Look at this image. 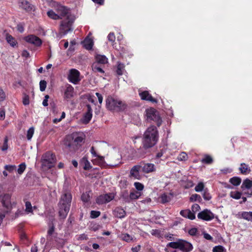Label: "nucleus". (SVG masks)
<instances>
[{
    "instance_id": "nucleus-31",
    "label": "nucleus",
    "mask_w": 252,
    "mask_h": 252,
    "mask_svg": "<svg viewBox=\"0 0 252 252\" xmlns=\"http://www.w3.org/2000/svg\"><path fill=\"white\" fill-rule=\"evenodd\" d=\"M20 6L23 9L28 11H30L32 9V7L31 6V4L27 0H23L21 1L20 4Z\"/></svg>"
},
{
    "instance_id": "nucleus-13",
    "label": "nucleus",
    "mask_w": 252,
    "mask_h": 252,
    "mask_svg": "<svg viewBox=\"0 0 252 252\" xmlns=\"http://www.w3.org/2000/svg\"><path fill=\"white\" fill-rule=\"evenodd\" d=\"M56 10L57 14L59 15V17H60V19H62L63 17L67 18L68 15H72L66 7L62 5L57 6Z\"/></svg>"
},
{
    "instance_id": "nucleus-60",
    "label": "nucleus",
    "mask_w": 252,
    "mask_h": 252,
    "mask_svg": "<svg viewBox=\"0 0 252 252\" xmlns=\"http://www.w3.org/2000/svg\"><path fill=\"white\" fill-rule=\"evenodd\" d=\"M203 197L204 199L206 200H209L211 198V196L210 195V194L206 191H205L203 193Z\"/></svg>"
},
{
    "instance_id": "nucleus-40",
    "label": "nucleus",
    "mask_w": 252,
    "mask_h": 252,
    "mask_svg": "<svg viewBox=\"0 0 252 252\" xmlns=\"http://www.w3.org/2000/svg\"><path fill=\"white\" fill-rule=\"evenodd\" d=\"M180 239L176 242H170L167 244V247H170L173 249H178L179 248Z\"/></svg>"
},
{
    "instance_id": "nucleus-61",
    "label": "nucleus",
    "mask_w": 252,
    "mask_h": 252,
    "mask_svg": "<svg viewBox=\"0 0 252 252\" xmlns=\"http://www.w3.org/2000/svg\"><path fill=\"white\" fill-rule=\"evenodd\" d=\"M49 98V96L48 95H46L44 97V99L42 102V104L44 106H47L48 105V99Z\"/></svg>"
},
{
    "instance_id": "nucleus-35",
    "label": "nucleus",
    "mask_w": 252,
    "mask_h": 252,
    "mask_svg": "<svg viewBox=\"0 0 252 252\" xmlns=\"http://www.w3.org/2000/svg\"><path fill=\"white\" fill-rule=\"evenodd\" d=\"M47 15L49 17L54 20L60 19V17L57 14L52 10H50L47 12Z\"/></svg>"
},
{
    "instance_id": "nucleus-54",
    "label": "nucleus",
    "mask_w": 252,
    "mask_h": 252,
    "mask_svg": "<svg viewBox=\"0 0 252 252\" xmlns=\"http://www.w3.org/2000/svg\"><path fill=\"white\" fill-rule=\"evenodd\" d=\"M134 186L138 191H141L144 189L143 185L139 182H135L134 183Z\"/></svg>"
},
{
    "instance_id": "nucleus-27",
    "label": "nucleus",
    "mask_w": 252,
    "mask_h": 252,
    "mask_svg": "<svg viewBox=\"0 0 252 252\" xmlns=\"http://www.w3.org/2000/svg\"><path fill=\"white\" fill-rule=\"evenodd\" d=\"M5 39L7 42L13 47H15L17 44L16 40L8 33L6 34Z\"/></svg>"
},
{
    "instance_id": "nucleus-47",
    "label": "nucleus",
    "mask_w": 252,
    "mask_h": 252,
    "mask_svg": "<svg viewBox=\"0 0 252 252\" xmlns=\"http://www.w3.org/2000/svg\"><path fill=\"white\" fill-rule=\"evenodd\" d=\"M47 86V82L45 80H41L39 83L40 90L43 92L45 90Z\"/></svg>"
},
{
    "instance_id": "nucleus-26",
    "label": "nucleus",
    "mask_w": 252,
    "mask_h": 252,
    "mask_svg": "<svg viewBox=\"0 0 252 252\" xmlns=\"http://www.w3.org/2000/svg\"><path fill=\"white\" fill-rule=\"evenodd\" d=\"M114 215L118 218H123L125 217L126 211L121 207H117L114 211Z\"/></svg>"
},
{
    "instance_id": "nucleus-16",
    "label": "nucleus",
    "mask_w": 252,
    "mask_h": 252,
    "mask_svg": "<svg viewBox=\"0 0 252 252\" xmlns=\"http://www.w3.org/2000/svg\"><path fill=\"white\" fill-rule=\"evenodd\" d=\"M193 247L192 245L186 241L180 239L179 248L183 252H189L192 250Z\"/></svg>"
},
{
    "instance_id": "nucleus-32",
    "label": "nucleus",
    "mask_w": 252,
    "mask_h": 252,
    "mask_svg": "<svg viewBox=\"0 0 252 252\" xmlns=\"http://www.w3.org/2000/svg\"><path fill=\"white\" fill-rule=\"evenodd\" d=\"M241 188H246L247 189H250L252 188V180H251L249 179H245L243 182Z\"/></svg>"
},
{
    "instance_id": "nucleus-17",
    "label": "nucleus",
    "mask_w": 252,
    "mask_h": 252,
    "mask_svg": "<svg viewBox=\"0 0 252 252\" xmlns=\"http://www.w3.org/2000/svg\"><path fill=\"white\" fill-rule=\"evenodd\" d=\"M142 171L145 173H149L156 171L155 165L153 163H147L143 164V165H141Z\"/></svg>"
},
{
    "instance_id": "nucleus-59",
    "label": "nucleus",
    "mask_w": 252,
    "mask_h": 252,
    "mask_svg": "<svg viewBox=\"0 0 252 252\" xmlns=\"http://www.w3.org/2000/svg\"><path fill=\"white\" fill-rule=\"evenodd\" d=\"M5 98V94L3 91L0 89V102L3 101Z\"/></svg>"
},
{
    "instance_id": "nucleus-20",
    "label": "nucleus",
    "mask_w": 252,
    "mask_h": 252,
    "mask_svg": "<svg viewBox=\"0 0 252 252\" xmlns=\"http://www.w3.org/2000/svg\"><path fill=\"white\" fill-rule=\"evenodd\" d=\"M108 161H111L112 163L110 164L111 166H115L118 164L120 160V156L118 154H111L107 155Z\"/></svg>"
},
{
    "instance_id": "nucleus-24",
    "label": "nucleus",
    "mask_w": 252,
    "mask_h": 252,
    "mask_svg": "<svg viewBox=\"0 0 252 252\" xmlns=\"http://www.w3.org/2000/svg\"><path fill=\"white\" fill-rule=\"evenodd\" d=\"M95 61L94 63H98L100 65H103L108 63V59L104 55H96Z\"/></svg>"
},
{
    "instance_id": "nucleus-48",
    "label": "nucleus",
    "mask_w": 252,
    "mask_h": 252,
    "mask_svg": "<svg viewBox=\"0 0 252 252\" xmlns=\"http://www.w3.org/2000/svg\"><path fill=\"white\" fill-rule=\"evenodd\" d=\"M124 67V64L122 63H119L117 66V73L119 75H121L123 74V70L122 69Z\"/></svg>"
},
{
    "instance_id": "nucleus-62",
    "label": "nucleus",
    "mask_w": 252,
    "mask_h": 252,
    "mask_svg": "<svg viewBox=\"0 0 252 252\" xmlns=\"http://www.w3.org/2000/svg\"><path fill=\"white\" fill-rule=\"evenodd\" d=\"M5 118V111L3 108L0 109V120H3Z\"/></svg>"
},
{
    "instance_id": "nucleus-19",
    "label": "nucleus",
    "mask_w": 252,
    "mask_h": 252,
    "mask_svg": "<svg viewBox=\"0 0 252 252\" xmlns=\"http://www.w3.org/2000/svg\"><path fill=\"white\" fill-rule=\"evenodd\" d=\"M141 165H136L134 166L130 170V176L135 179H139L140 175L139 174V170L141 169Z\"/></svg>"
},
{
    "instance_id": "nucleus-43",
    "label": "nucleus",
    "mask_w": 252,
    "mask_h": 252,
    "mask_svg": "<svg viewBox=\"0 0 252 252\" xmlns=\"http://www.w3.org/2000/svg\"><path fill=\"white\" fill-rule=\"evenodd\" d=\"M82 160L84 163V169L85 170L90 169L92 168V166L91 165L90 162L88 160L87 158L84 157L83 158Z\"/></svg>"
},
{
    "instance_id": "nucleus-58",
    "label": "nucleus",
    "mask_w": 252,
    "mask_h": 252,
    "mask_svg": "<svg viewBox=\"0 0 252 252\" xmlns=\"http://www.w3.org/2000/svg\"><path fill=\"white\" fill-rule=\"evenodd\" d=\"M7 142H8V139H7V137H6L4 138L3 145V146L1 148V150L2 151H6L8 149Z\"/></svg>"
},
{
    "instance_id": "nucleus-2",
    "label": "nucleus",
    "mask_w": 252,
    "mask_h": 252,
    "mask_svg": "<svg viewBox=\"0 0 252 252\" xmlns=\"http://www.w3.org/2000/svg\"><path fill=\"white\" fill-rule=\"evenodd\" d=\"M84 138L77 133L67 135L64 141L65 148L68 151L73 152L81 146Z\"/></svg>"
},
{
    "instance_id": "nucleus-28",
    "label": "nucleus",
    "mask_w": 252,
    "mask_h": 252,
    "mask_svg": "<svg viewBox=\"0 0 252 252\" xmlns=\"http://www.w3.org/2000/svg\"><path fill=\"white\" fill-rule=\"evenodd\" d=\"M84 48L87 50H91L92 49L93 46V41L89 38H86L83 42Z\"/></svg>"
},
{
    "instance_id": "nucleus-42",
    "label": "nucleus",
    "mask_w": 252,
    "mask_h": 252,
    "mask_svg": "<svg viewBox=\"0 0 252 252\" xmlns=\"http://www.w3.org/2000/svg\"><path fill=\"white\" fill-rule=\"evenodd\" d=\"M242 193L239 191H231L230 193V196L231 197L238 199L241 198Z\"/></svg>"
},
{
    "instance_id": "nucleus-52",
    "label": "nucleus",
    "mask_w": 252,
    "mask_h": 252,
    "mask_svg": "<svg viewBox=\"0 0 252 252\" xmlns=\"http://www.w3.org/2000/svg\"><path fill=\"white\" fill-rule=\"evenodd\" d=\"M16 168L15 165H6L4 166V169L9 172H12L13 170H15Z\"/></svg>"
},
{
    "instance_id": "nucleus-30",
    "label": "nucleus",
    "mask_w": 252,
    "mask_h": 252,
    "mask_svg": "<svg viewBox=\"0 0 252 252\" xmlns=\"http://www.w3.org/2000/svg\"><path fill=\"white\" fill-rule=\"evenodd\" d=\"M92 68L93 71L96 73V72H99L100 73H104V71L103 70L101 65L98 64V63H93L92 65Z\"/></svg>"
},
{
    "instance_id": "nucleus-12",
    "label": "nucleus",
    "mask_w": 252,
    "mask_h": 252,
    "mask_svg": "<svg viewBox=\"0 0 252 252\" xmlns=\"http://www.w3.org/2000/svg\"><path fill=\"white\" fill-rule=\"evenodd\" d=\"M24 39L27 42L33 44L36 46H39L42 44L41 40L38 37L33 34H31L26 36Z\"/></svg>"
},
{
    "instance_id": "nucleus-55",
    "label": "nucleus",
    "mask_w": 252,
    "mask_h": 252,
    "mask_svg": "<svg viewBox=\"0 0 252 252\" xmlns=\"http://www.w3.org/2000/svg\"><path fill=\"white\" fill-rule=\"evenodd\" d=\"M223 247L220 245L215 247L213 249V252H223Z\"/></svg>"
},
{
    "instance_id": "nucleus-10",
    "label": "nucleus",
    "mask_w": 252,
    "mask_h": 252,
    "mask_svg": "<svg viewBox=\"0 0 252 252\" xmlns=\"http://www.w3.org/2000/svg\"><path fill=\"white\" fill-rule=\"evenodd\" d=\"M71 200L72 195L71 193L69 191H65L61 196L59 204L65 206L68 205L69 207H70Z\"/></svg>"
},
{
    "instance_id": "nucleus-22",
    "label": "nucleus",
    "mask_w": 252,
    "mask_h": 252,
    "mask_svg": "<svg viewBox=\"0 0 252 252\" xmlns=\"http://www.w3.org/2000/svg\"><path fill=\"white\" fill-rule=\"evenodd\" d=\"M74 88L70 85L66 86V89L64 93V97L65 99H69L73 95Z\"/></svg>"
},
{
    "instance_id": "nucleus-39",
    "label": "nucleus",
    "mask_w": 252,
    "mask_h": 252,
    "mask_svg": "<svg viewBox=\"0 0 252 252\" xmlns=\"http://www.w3.org/2000/svg\"><path fill=\"white\" fill-rule=\"evenodd\" d=\"M213 159L212 158L209 156V155H206L204 158H203L201 161L202 163H206V164H211L213 162Z\"/></svg>"
},
{
    "instance_id": "nucleus-45",
    "label": "nucleus",
    "mask_w": 252,
    "mask_h": 252,
    "mask_svg": "<svg viewBox=\"0 0 252 252\" xmlns=\"http://www.w3.org/2000/svg\"><path fill=\"white\" fill-rule=\"evenodd\" d=\"M34 129L33 127H31L28 129L27 134V137L29 140H31L32 138L34 133Z\"/></svg>"
},
{
    "instance_id": "nucleus-36",
    "label": "nucleus",
    "mask_w": 252,
    "mask_h": 252,
    "mask_svg": "<svg viewBox=\"0 0 252 252\" xmlns=\"http://www.w3.org/2000/svg\"><path fill=\"white\" fill-rule=\"evenodd\" d=\"M229 182L234 186H239L241 182V179L239 177H234L229 180Z\"/></svg>"
},
{
    "instance_id": "nucleus-56",
    "label": "nucleus",
    "mask_w": 252,
    "mask_h": 252,
    "mask_svg": "<svg viewBox=\"0 0 252 252\" xmlns=\"http://www.w3.org/2000/svg\"><path fill=\"white\" fill-rule=\"evenodd\" d=\"M23 103L24 105H29L30 103L29 96L28 95L25 94L23 98Z\"/></svg>"
},
{
    "instance_id": "nucleus-8",
    "label": "nucleus",
    "mask_w": 252,
    "mask_h": 252,
    "mask_svg": "<svg viewBox=\"0 0 252 252\" xmlns=\"http://www.w3.org/2000/svg\"><path fill=\"white\" fill-rule=\"evenodd\" d=\"M115 195L113 193H109L99 195L96 199V202L98 204H103L108 203L114 198Z\"/></svg>"
},
{
    "instance_id": "nucleus-33",
    "label": "nucleus",
    "mask_w": 252,
    "mask_h": 252,
    "mask_svg": "<svg viewBox=\"0 0 252 252\" xmlns=\"http://www.w3.org/2000/svg\"><path fill=\"white\" fill-rule=\"evenodd\" d=\"M94 162L96 164H98L101 166H104L105 165V162L104 161V158L102 156H98L96 158L94 159Z\"/></svg>"
},
{
    "instance_id": "nucleus-11",
    "label": "nucleus",
    "mask_w": 252,
    "mask_h": 252,
    "mask_svg": "<svg viewBox=\"0 0 252 252\" xmlns=\"http://www.w3.org/2000/svg\"><path fill=\"white\" fill-rule=\"evenodd\" d=\"M197 217L200 219L209 221L214 219V215L210 211L206 209L198 213Z\"/></svg>"
},
{
    "instance_id": "nucleus-3",
    "label": "nucleus",
    "mask_w": 252,
    "mask_h": 252,
    "mask_svg": "<svg viewBox=\"0 0 252 252\" xmlns=\"http://www.w3.org/2000/svg\"><path fill=\"white\" fill-rule=\"evenodd\" d=\"M106 108L112 112H121L124 111L127 107L126 104L124 101L121 100L114 98L112 96H108L106 99Z\"/></svg>"
},
{
    "instance_id": "nucleus-50",
    "label": "nucleus",
    "mask_w": 252,
    "mask_h": 252,
    "mask_svg": "<svg viewBox=\"0 0 252 252\" xmlns=\"http://www.w3.org/2000/svg\"><path fill=\"white\" fill-rule=\"evenodd\" d=\"M204 187V184L203 183L200 182L197 184V185L195 187V190L196 192H200L203 189Z\"/></svg>"
},
{
    "instance_id": "nucleus-63",
    "label": "nucleus",
    "mask_w": 252,
    "mask_h": 252,
    "mask_svg": "<svg viewBox=\"0 0 252 252\" xmlns=\"http://www.w3.org/2000/svg\"><path fill=\"white\" fill-rule=\"evenodd\" d=\"M197 229L196 228H192L189 231V233L192 236L195 235L197 233Z\"/></svg>"
},
{
    "instance_id": "nucleus-46",
    "label": "nucleus",
    "mask_w": 252,
    "mask_h": 252,
    "mask_svg": "<svg viewBox=\"0 0 252 252\" xmlns=\"http://www.w3.org/2000/svg\"><path fill=\"white\" fill-rule=\"evenodd\" d=\"M26 167V166L25 163H22L21 164H20L18 166V168L17 169L18 173L19 174H22L25 171Z\"/></svg>"
},
{
    "instance_id": "nucleus-5",
    "label": "nucleus",
    "mask_w": 252,
    "mask_h": 252,
    "mask_svg": "<svg viewBox=\"0 0 252 252\" xmlns=\"http://www.w3.org/2000/svg\"><path fill=\"white\" fill-rule=\"evenodd\" d=\"M75 19L74 15H68V18H65L64 20L61 22L60 31L63 34H66L68 32L72 31V24Z\"/></svg>"
},
{
    "instance_id": "nucleus-21",
    "label": "nucleus",
    "mask_w": 252,
    "mask_h": 252,
    "mask_svg": "<svg viewBox=\"0 0 252 252\" xmlns=\"http://www.w3.org/2000/svg\"><path fill=\"white\" fill-rule=\"evenodd\" d=\"M55 220V219L52 218L50 220V222L48 223V230L47 231V239L51 237V236L53 234L55 226V224H54V221Z\"/></svg>"
},
{
    "instance_id": "nucleus-7",
    "label": "nucleus",
    "mask_w": 252,
    "mask_h": 252,
    "mask_svg": "<svg viewBox=\"0 0 252 252\" xmlns=\"http://www.w3.org/2000/svg\"><path fill=\"white\" fill-rule=\"evenodd\" d=\"M11 195L9 194H4L0 196V203L4 208L3 211L8 212V210L11 208Z\"/></svg>"
},
{
    "instance_id": "nucleus-49",
    "label": "nucleus",
    "mask_w": 252,
    "mask_h": 252,
    "mask_svg": "<svg viewBox=\"0 0 252 252\" xmlns=\"http://www.w3.org/2000/svg\"><path fill=\"white\" fill-rule=\"evenodd\" d=\"M188 158V155L185 152L181 153L178 157V159L179 160L183 161L186 160Z\"/></svg>"
},
{
    "instance_id": "nucleus-6",
    "label": "nucleus",
    "mask_w": 252,
    "mask_h": 252,
    "mask_svg": "<svg viewBox=\"0 0 252 252\" xmlns=\"http://www.w3.org/2000/svg\"><path fill=\"white\" fill-rule=\"evenodd\" d=\"M146 120L147 121L155 122L158 126L162 123V120L159 115V113L153 108L148 109L146 110Z\"/></svg>"
},
{
    "instance_id": "nucleus-57",
    "label": "nucleus",
    "mask_w": 252,
    "mask_h": 252,
    "mask_svg": "<svg viewBox=\"0 0 252 252\" xmlns=\"http://www.w3.org/2000/svg\"><path fill=\"white\" fill-rule=\"evenodd\" d=\"M115 38V35L113 32H110L108 35V40L112 43L114 42Z\"/></svg>"
},
{
    "instance_id": "nucleus-53",
    "label": "nucleus",
    "mask_w": 252,
    "mask_h": 252,
    "mask_svg": "<svg viewBox=\"0 0 252 252\" xmlns=\"http://www.w3.org/2000/svg\"><path fill=\"white\" fill-rule=\"evenodd\" d=\"M91 218L93 219L99 217L100 215L99 211H92L91 212Z\"/></svg>"
},
{
    "instance_id": "nucleus-38",
    "label": "nucleus",
    "mask_w": 252,
    "mask_h": 252,
    "mask_svg": "<svg viewBox=\"0 0 252 252\" xmlns=\"http://www.w3.org/2000/svg\"><path fill=\"white\" fill-rule=\"evenodd\" d=\"M25 207V211L27 214L33 213L32 206L30 201L26 202Z\"/></svg>"
},
{
    "instance_id": "nucleus-1",
    "label": "nucleus",
    "mask_w": 252,
    "mask_h": 252,
    "mask_svg": "<svg viewBox=\"0 0 252 252\" xmlns=\"http://www.w3.org/2000/svg\"><path fill=\"white\" fill-rule=\"evenodd\" d=\"M158 134L157 127L151 126L148 127L144 134L143 146L138 150L139 156L143 157L147 149L153 147L158 140Z\"/></svg>"
},
{
    "instance_id": "nucleus-41",
    "label": "nucleus",
    "mask_w": 252,
    "mask_h": 252,
    "mask_svg": "<svg viewBox=\"0 0 252 252\" xmlns=\"http://www.w3.org/2000/svg\"><path fill=\"white\" fill-rule=\"evenodd\" d=\"M252 212H243L242 213L241 217L243 219L250 221V218Z\"/></svg>"
},
{
    "instance_id": "nucleus-14",
    "label": "nucleus",
    "mask_w": 252,
    "mask_h": 252,
    "mask_svg": "<svg viewBox=\"0 0 252 252\" xmlns=\"http://www.w3.org/2000/svg\"><path fill=\"white\" fill-rule=\"evenodd\" d=\"M87 107V111L84 114L83 118L81 119V121L83 124H88L91 121L92 118V109L90 104L86 105Z\"/></svg>"
},
{
    "instance_id": "nucleus-34",
    "label": "nucleus",
    "mask_w": 252,
    "mask_h": 252,
    "mask_svg": "<svg viewBox=\"0 0 252 252\" xmlns=\"http://www.w3.org/2000/svg\"><path fill=\"white\" fill-rule=\"evenodd\" d=\"M141 195V193L139 191L133 190L130 193V201L133 200L138 199Z\"/></svg>"
},
{
    "instance_id": "nucleus-25",
    "label": "nucleus",
    "mask_w": 252,
    "mask_h": 252,
    "mask_svg": "<svg viewBox=\"0 0 252 252\" xmlns=\"http://www.w3.org/2000/svg\"><path fill=\"white\" fill-rule=\"evenodd\" d=\"M239 170L240 173L244 175H247L250 173L251 171V169L248 165L245 163H242L240 164V167L239 168Z\"/></svg>"
},
{
    "instance_id": "nucleus-51",
    "label": "nucleus",
    "mask_w": 252,
    "mask_h": 252,
    "mask_svg": "<svg viewBox=\"0 0 252 252\" xmlns=\"http://www.w3.org/2000/svg\"><path fill=\"white\" fill-rule=\"evenodd\" d=\"M191 201H195L201 199V196L197 194H192L189 198Z\"/></svg>"
},
{
    "instance_id": "nucleus-37",
    "label": "nucleus",
    "mask_w": 252,
    "mask_h": 252,
    "mask_svg": "<svg viewBox=\"0 0 252 252\" xmlns=\"http://www.w3.org/2000/svg\"><path fill=\"white\" fill-rule=\"evenodd\" d=\"M91 191L83 193L81 195V200L84 202H88L90 200V193Z\"/></svg>"
},
{
    "instance_id": "nucleus-64",
    "label": "nucleus",
    "mask_w": 252,
    "mask_h": 252,
    "mask_svg": "<svg viewBox=\"0 0 252 252\" xmlns=\"http://www.w3.org/2000/svg\"><path fill=\"white\" fill-rule=\"evenodd\" d=\"M141 249V246L140 245H137V246L135 247H132L131 248V251L133 252H139Z\"/></svg>"
},
{
    "instance_id": "nucleus-15",
    "label": "nucleus",
    "mask_w": 252,
    "mask_h": 252,
    "mask_svg": "<svg viewBox=\"0 0 252 252\" xmlns=\"http://www.w3.org/2000/svg\"><path fill=\"white\" fill-rule=\"evenodd\" d=\"M59 207V216L60 219L64 220L69 211L70 207L68 205L65 206L62 204H58Z\"/></svg>"
},
{
    "instance_id": "nucleus-4",
    "label": "nucleus",
    "mask_w": 252,
    "mask_h": 252,
    "mask_svg": "<svg viewBox=\"0 0 252 252\" xmlns=\"http://www.w3.org/2000/svg\"><path fill=\"white\" fill-rule=\"evenodd\" d=\"M56 162V156L51 152H46L42 156L41 163L43 167L50 169L54 166Z\"/></svg>"
},
{
    "instance_id": "nucleus-9",
    "label": "nucleus",
    "mask_w": 252,
    "mask_h": 252,
    "mask_svg": "<svg viewBox=\"0 0 252 252\" xmlns=\"http://www.w3.org/2000/svg\"><path fill=\"white\" fill-rule=\"evenodd\" d=\"M79 76L80 72L78 70L76 69H71L69 71L68 79L70 82L76 84L80 80Z\"/></svg>"
},
{
    "instance_id": "nucleus-44",
    "label": "nucleus",
    "mask_w": 252,
    "mask_h": 252,
    "mask_svg": "<svg viewBox=\"0 0 252 252\" xmlns=\"http://www.w3.org/2000/svg\"><path fill=\"white\" fill-rule=\"evenodd\" d=\"M160 198H161V202L162 203L168 202L170 200V196L165 193H164L161 195Z\"/></svg>"
},
{
    "instance_id": "nucleus-29",
    "label": "nucleus",
    "mask_w": 252,
    "mask_h": 252,
    "mask_svg": "<svg viewBox=\"0 0 252 252\" xmlns=\"http://www.w3.org/2000/svg\"><path fill=\"white\" fill-rule=\"evenodd\" d=\"M121 197L124 202L126 203H129L130 202V193H128L127 190H125L122 191Z\"/></svg>"
},
{
    "instance_id": "nucleus-23",
    "label": "nucleus",
    "mask_w": 252,
    "mask_h": 252,
    "mask_svg": "<svg viewBox=\"0 0 252 252\" xmlns=\"http://www.w3.org/2000/svg\"><path fill=\"white\" fill-rule=\"evenodd\" d=\"M180 215L183 217L188 218L191 220H194L195 218L194 214L191 212L189 210L181 211Z\"/></svg>"
},
{
    "instance_id": "nucleus-18",
    "label": "nucleus",
    "mask_w": 252,
    "mask_h": 252,
    "mask_svg": "<svg viewBox=\"0 0 252 252\" xmlns=\"http://www.w3.org/2000/svg\"><path fill=\"white\" fill-rule=\"evenodd\" d=\"M139 95L142 100H147L153 103H157V101L149 93L148 91H144L139 93Z\"/></svg>"
}]
</instances>
